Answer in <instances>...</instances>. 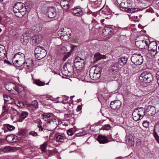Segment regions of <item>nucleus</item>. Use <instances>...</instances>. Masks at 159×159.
I'll list each match as a JSON object with an SVG mask.
<instances>
[{
	"mask_svg": "<svg viewBox=\"0 0 159 159\" xmlns=\"http://www.w3.org/2000/svg\"><path fill=\"white\" fill-rule=\"evenodd\" d=\"M25 55L21 52L15 54L13 57L12 62L16 66L20 67L25 64Z\"/></svg>",
	"mask_w": 159,
	"mask_h": 159,
	"instance_id": "1",
	"label": "nucleus"
},
{
	"mask_svg": "<svg viewBox=\"0 0 159 159\" xmlns=\"http://www.w3.org/2000/svg\"><path fill=\"white\" fill-rule=\"evenodd\" d=\"M136 40L135 44L138 48L143 49L148 47L149 40L148 39H144V36H139L137 37Z\"/></svg>",
	"mask_w": 159,
	"mask_h": 159,
	"instance_id": "2",
	"label": "nucleus"
},
{
	"mask_svg": "<svg viewBox=\"0 0 159 159\" xmlns=\"http://www.w3.org/2000/svg\"><path fill=\"white\" fill-rule=\"evenodd\" d=\"M145 110L142 107L135 109L132 114L133 120L135 121L140 120L145 115Z\"/></svg>",
	"mask_w": 159,
	"mask_h": 159,
	"instance_id": "3",
	"label": "nucleus"
},
{
	"mask_svg": "<svg viewBox=\"0 0 159 159\" xmlns=\"http://www.w3.org/2000/svg\"><path fill=\"white\" fill-rule=\"evenodd\" d=\"M153 77L152 74L147 71H144L140 75L139 79L142 82L149 83L153 80Z\"/></svg>",
	"mask_w": 159,
	"mask_h": 159,
	"instance_id": "4",
	"label": "nucleus"
},
{
	"mask_svg": "<svg viewBox=\"0 0 159 159\" xmlns=\"http://www.w3.org/2000/svg\"><path fill=\"white\" fill-rule=\"evenodd\" d=\"M43 48V47L37 46L35 49V57L38 60L43 58L46 55V51Z\"/></svg>",
	"mask_w": 159,
	"mask_h": 159,
	"instance_id": "5",
	"label": "nucleus"
},
{
	"mask_svg": "<svg viewBox=\"0 0 159 159\" xmlns=\"http://www.w3.org/2000/svg\"><path fill=\"white\" fill-rule=\"evenodd\" d=\"M131 60L134 64L136 65H140L143 62V56L140 53L134 54L131 57Z\"/></svg>",
	"mask_w": 159,
	"mask_h": 159,
	"instance_id": "6",
	"label": "nucleus"
},
{
	"mask_svg": "<svg viewBox=\"0 0 159 159\" xmlns=\"http://www.w3.org/2000/svg\"><path fill=\"white\" fill-rule=\"evenodd\" d=\"M101 69L97 67L94 70H90L89 75L90 78L93 80L98 79L100 76Z\"/></svg>",
	"mask_w": 159,
	"mask_h": 159,
	"instance_id": "7",
	"label": "nucleus"
},
{
	"mask_svg": "<svg viewBox=\"0 0 159 159\" xmlns=\"http://www.w3.org/2000/svg\"><path fill=\"white\" fill-rule=\"evenodd\" d=\"M84 60L79 57L75 60L74 65L76 70H80L84 67Z\"/></svg>",
	"mask_w": 159,
	"mask_h": 159,
	"instance_id": "8",
	"label": "nucleus"
},
{
	"mask_svg": "<svg viewBox=\"0 0 159 159\" xmlns=\"http://www.w3.org/2000/svg\"><path fill=\"white\" fill-rule=\"evenodd\" d=\"M117 3L120 5V9L130 7L131 5V0H116Z\"/></svg>",
	"mask_w": 159,
	"mask_h": 159,
	"instance_id": "9",
	"label": "nucleus"
},
{
	"mask_svg": "<svg viewBox=\"0 0 159 159\" xmlns=\"http://www.w3.org/2000/svg\"><path fill=\"white\" fill-rule=\"evenodd\" d=\"M157 43L155 42L148 43V50L153 55H155L157 53Z\"/></svg>",
	"mask_w": 159,
	"mask_h": 159,
	"instance_id": "10",
	"label": "nucleus"
},
{
	"mask_svg": "<svg viewBox=\"0 0 159 159\" xmlns=\"http://www.w3.org/2000/svg\"><path fill=\"white\" fill-rule=\"evenodd\" d=\"M42 37V36L41 34L32 36L31 39V41L32 44L34 45H36L38 44L41 41Z\"/></svg>",
	"mask_w": 159,
	"mask_h": 159,
	"instance_id": "11",
	"label": "nucleus"
},
{
	"mask_svg": "<svg viewBox=\"0 0 159 159\" xmlns=\"http://www.w3.org/2000/svg\"><path fill=\"white\" fill-rule=\"evenodd\" d=\"M121 102L118 100L111 101L110 104V107L113 110L119 109L121 106Z\"/></svg>",
	"mask_w": 159,
	"mask_h": 159,
	"instance_id": "12",
	"label": "nucleus"
},
{
	"mask_svg": "<svg viewBox=\"0 0 159 159\" xmlns=\"http://www.w3.org/2000/svg\"><path fill=\"white\" fill-rule=\"evenodd\" d=\"M71 13L75 16H80L83 14L82 9L79 7H76L71 10Z\"/></svg>",
	"mask_w": 159,
	"mask_h": 159,
	"instance_id": "13",
	"label": "nucleus"
},
{
	"mask_svg": "<svg viewBox=\"0 0 159 159\" xmlns=\"http://www.w3.org/2000/svg\"><path fill=\"white\" fill-rule=\"evenodd\" d=\"M47 13L48 17L51 18L55 17L56 16V12L55 9L53 7L48 8Z\"/></svg>",
	"mask_w": 159,
	"mask_h": 159,
	"instance_id": "14",
	"label": "nucleus"
},
{
	"mask_svg": "<svg viewBox=\"0 0 159 159\" xmlns=\"http://www.w3.org/2000/svg\"><path fill=\"white\" fill-rule=\"evenodd\" d=\"M156 109L154 107L151 105H149L147 107L145 112H148V115L152 116L156 113Z\"/></svg>",
	"mask_w": 159,
	"mask_h": 159,
	"instance_id": "15",
	"label": "nucleus"
},
{
	"mask_svg": "<svg viewBox=\"0 0 159 159\" xmlns=\"http://www.w3.org/2000/svg\"><path fill=\"white\" fill-rule=\"evenodd\" d=\"M70 29L69 28H61L59 30L58 32V34L60 36H63L67 34H70Z\"/></svg>",
	"mask_w": 159,
	"mask_h": 159,
	"instance_id": "16",
	"label": "nucleus"
},
{
	"mask_svg": "<svg viewBox=\"0 0 159 159\" xmlns=\"http://www.w3.org/2000/svg\"><path fill=\"white\" fill-rule=\"evenodd\" d=\"M125 141L130 146H132L134 144V139L131 135L129 134L126 136L125 138Z\"/></svg>",
	"mask_w": 159,
	"mask_h": 159,
	"instance_id": "17",
	"label": "nucleus"
},
{
	"mask_svg": "<svg viewBox=\"0 0 159 159\" xmlns=\"http://www.w3.org/2000/svg\"><path fill=\"white\" fill-rule=\"evenodd\" d=\"M140 10L141 9H139L138 8H130L129 7H127V8H123L122 9V11H125L128 13H130L136 12Z\"/></svg>",
	"mask_w": 159,
	"mask_h": 159,
	"instance_id": "18",
	"label": "nucleus"
},
{
	"mask_svg": "<svg viewBox=\"0 0 159 159\" xmlns=\"http://www.w3.org/2000/svg\"><path fill=\"white\" fill-rule=\"evenodd\" d=\"M70 0H61V5L63 9L66 10L69 7V1Z\"/></svg>",
	"mask_w": 159,
	"mask_h": 159,
	"instance_id": "19",
	"label": "nucleus"
},
{
	"mask_svg": "<svg viewBox=\"0 0 159 159\" xmlns=\"http://www.w3.org/2000/svg\"><path fill=\"white\" fill-rule=\"evenodd\" d=\"M25 64H26L27 67L29 69L32 70L34 66L33 61L31 59L27 60Z\"/></svg>",
	"mask_w": 159,
	"mask_h": 159,
	"instance_id": "20",
	"label": "nucleus"
},
{
	"mask_svg": "<svg viewBox=\"0 0 159 159\" xmlns=\"http://www.w3.org/2000/svg\"><path fill=\"white\" fill-rule=\"evenodd\" d=\"M97 139L100 143L104 144L108 142L107 138L102 135H98Z\"/></svg>",
	"mask_w": 159,
	"mask_h": 159,
	"instance_id": "21",
	"label": "nucleus"
},
{
	"mask_svg": "<svg viewBox=\"0 0 159 159\" xmlns=\"http://www.w3.org/2000/svg\"><path fill=\"white\" fill-rule=\"evenodd\" d=\"M16 150V148L11 146L6 147L2 149V151L5 152H12Z\"/></svg>",
	"mask_w": 159,
	"mask_h": 159,
	"instance_id": "22",
	"label": "nucleus"
},
{
	"mask_svg": "<svg viewBox=\"0 0 159 159\" xmlns=\"http://www.w3.org/2000/svg\"><path fill=\"white\" fill-rule=\"evenodd\" d=\"M63 67L64 69H67L68 72L70 73L72 72L73 71V66L70 63H66Z\"/></svg>",
	"mask_w": 159,
	"mask_h": 159,
	"instance_id": "23",
	"label": "nucleus"
},
{
	"mask_svg": "<svg viewBox=\"0 0 159 159\" xmlns=\"http://www.w3.org/2000/svg\"><path fill=\"white\" fill-rule=\"evenodd\" d=\"M127 58L125 57H122L118 59V64L120 65L123 66L126 63Z\"/></svg>",
	"mask_w": 159,
	"mask_h": 159,
	"instance_id": "24",
	"label": "nucleus"
},
{
	"mask_svg": "<svg viewBox=\"0 0 159 159\" xmlns=\"http://www.w3.org/2000/svg\"><path fill=\"white\" fill-rule=\"evenodd\" d=\"M15 85L12 83L9 82L7 84L5 85L6 89L8 91H11L14 89Z\"/></svg>",
	"mask_w": 159,
	"mask_h": 159,
	"instance_id": "25",
	"label": "nucleus"
},
{
	"mask_svg": "<svg viewBox=\"0 0 159 159\" xmlns=\"http://www.w3.org/2000/svg\"><path fill=\"white\" fill-rule=\"evenodd\" d=\"M28 115V113L26 112H23L20 116V118L18 119V121L21 122Z\"/></svg>",
	"mask_w": 159,
	"mask_h": 159,
	"instance_id": "26",
	"label": "nucleus"
},
{
	"mask_svg": "<svg viewBox=\"0 0 159 159\" xmlns=\"http://www.w3.org/2000/svg\"><path fill=\"white\" fill-rule=\"evenodd\" d=\"M10 113L11 116L18 117L19 116L18 112L17 110L13 107H11L10 110Z\"/></svg>",
	"mask_w": 159,
	"mask_h": 159,
	"instance_id": "27",
	"label": "nucleus"
},
{
	"mask_svg": "<svg viewBox=\"0 0 159 159\" xmlns=\"http://www.w3.org/2000/svg\"><path fill=\"white\" fill-rule=\"evenodd\" d=\"M104 57H105L104 55H102L99 53H96L94 55V59L95 61H97Z\"/></svg>",
	"mask_w": 159,
	"mask_h": 159,
	"instance_id": "28",
	"label": "nucleus"
},
{
	"mask_svg": "<svg viewBox=\"0 0 159 159\" xmlns=\"http://www.w3.org/2000/svg\"><path fill=\"white\" fill-rule=\"evenodd\" d=\"M2 112L1 115L2 116H4L5 114H6L8 111V109L7 108V105L6 103H4V106L2 107Z\"/></svg>",
	"mask_w": 159,
	"mask_h": 159,
	"instance_id": "29",
	"label": "nucleus"
},
{
	"mask_svg": "<svg viewBox=\"0 0 159 159\" xmlns=\"http://www.w3.org/2000/svg\"><path fill=\"white\" fill-rule=\"evenodd\" d=\"M48 144L47 142H44L43 144L40 145V149L42 152H44Z\"/></svg>",
	"mask_w": 159,
	"mask_h": 159,
	"instance_id": "30",
	"label": "nucleus"
},
{
	"mask_svg": "<svg viewBox=\"0 0 159 159\" xmlns=\"http://www.w3.org/2000/svg\"><path fill=\"white\" fill-rule=\"evenodd\" d=\"M16 90L19 93H24V89L23 87L20 86H19L16 87Z\"/></svg>",
	"mask_w": 159,
	"mask_h": 159,
	"instance_id": "31",
	"label": "nucleus"
},
{
	"mask_svg": "<svg viewBox=\"0 0 159 159\" xmlns=\"http://www.w3.org/2000/svg\"><path fill=\"white\" fill-rule=\"evenodd\" d=\"M14 7L20 10L21 8H23L24 5L23 3L21 2H18L16 4Z\"/></svg>",
	"mask_w": 159,
	"mask_h": 159,
	"instance_id": "32",
	"label": "nucleus"
},
{
	"mask_svg": "<svg viewBox=\"0 0 159 159\" xmlns=\"http://www.w3.org/2000/svg\"><path fill=\"white\" fill-rule=\"evenodd\" d=\"M65 139V137L62 135H58L56 137L57 141L59 142H62Z\"/></svg>",
	"mask_w": 159,
	"mask_h": 159,
	"instance_id": "33",
	"label": "nucleus"
},
{
	"mask_svg": "<svg viewBox=\"0 0 159 159\" xmlns=\"http://www.w3.org/2000/svg\"><path fill=\"white\" fill-rule=\"evenodd\" d=\"M31 106L33 109L37 108L38 107V102L36 100H34L32 102Z\"/></svg>",
	"mask_w": 159,
	"mask_h": 159,
	"instance_id": "34",
	"label": "nucleus"
},
{
	"mask_svg": "<svg viewBox=\"0 0 159 159\" xmlns=\"http://www.w3.org/2000/svg\"><path fill=\"white\" fill-rule=\"evenodd\" d=\"M34 83L39 86H42L45 84V83L39 80H36L34 81Z\"/></svg>",
	"mask_w": 159,
	"mask_h": 159,
	"instance_id": "35",
	"label": "nucleus"
},
{
	"mask_svg": "<svg viewBox=\"0 0 159 159\" xmlns=\"http://www.w3.org/2000/svg\"><path fill=\"white\" fill-rule=\"evenodd\" d=\"M14 137L12 135H9L7 136L6 138V139L8 142L12 143L14 142Z\"/></svg>",
	"mask_w": 159,
	"mask_h": 159,
	"instance_id": "36",
	"label": "nucleus"
},
{
	"mask_svg": "<svg viewBox=\"0 0 159 159\" xmlns=\"http://www.w3.org/2000/svg\"><path fill=\"white\" fill-rule=\"evenodd\" d=\"M41 25L40 24H38L36 25L34 27V30L36 32H39L42 29Z\"/></svg>",
	"mask_w": 159,
	"mask_h": 159,
	"instance_id": "37",
	"label": "nucleus"
},
{
	"mask_svg": "<svg viewBox=\"0 0 159 159\" xmlns=\"http://www.w3.org/2000/svg\"><path fill=\"white\" fill-rule=\"evenodd\" d=\"M60 37L63 40H67L70 38L71 35L70 33V34L65 35L62 36H60Z\"/></svg>",
	"mask_w": 159,
	"mask_h": 159,
	"instance_id": "38",
	"label": "nucleus"
},
{
	"mask_svg": "<svg viewBox=\"0 0 159 159\" xmlns=\"http://www.w3.org/2000/svg\"><path fill=\"white\" fill-rule=\"evenodd\" d=\"M13 10L15 13H16V15L18 17H21V16L20 14L19 10L18 9L14 7H13Z\"/></svg>",
	"mask_w": 159,
	"mask_h": 159,
	"instance_id": "39",
	"label": "nucleus"
},
{
	"mask_svg": "<svg viewBox=\"0 0 159 159\" xmlns=\"http://www.w3.org/2000/svg\"><path fill=\"white\" fill-rule=\"evenodd\" d=\"M52 114L51 113H44L42 115L43 118V119H47L50 118L51 115Z\"/></svg>",
	"mask_w": 159,
	"mask_h": 159,
	"instance_id": "40",
	"label": "nucleus"
},
{
	"mask_svg": "<svg viewBox=\"0 0 159 159\" xmlns=\"http://www.w3.org/2000/svg\"><path fill=\"white\" fill-rule=\"evenodd\" d=\"M26 37H24L23 36H21V39H23V40H21L22 43L24 44H26L28 42V39H27Z\"/></svg>",
	"mask_w": 159,
	"mask_h": 159,
	"instance_id": "41",
	"label": "nucleus"
},
{
	"mask_svg": "<svg viewBox=\"0 0 159 159\" xmlns=\"http://www.w3.org/2000/svg\"><path fill=\"white\" fill-rule=\"evenodd\" d=\"M25 10L26 11V8L25 6L24 8H21L20 10H19L20 14V15L21 16L24 15L25 14Z\"/></svg>",
	"mask_w": 159,
	"mask_h": 159,
	"instance_id": "42",
	"label": "nucleus"
},
{
	"mask_svg": "<svg viewBox=\"0 0 159 159\" xmlns=\"http://www.w3.org/2000/svg\"><path fill=\"white\" fill-rule=\"evenodd\" d=\"M6 52H2L0 51V58H3L6 57Z\"/></svg>",
	"mask_w": 159,
	"mask_h": 159,
	"instance_id": "43",
	"label": "nucleus"
},
{
	"mask_svg": "<svg viewBox=\"0 0 159 159\" xmlns=\"http://www.w3.org/2000/svg\"><path fill=\"white\" fill-rule=\"evenodd\" d=\"M69 97L66 96H64L63 98V100L62 101V102L64 104H65L67 102L68 100V99Z\"/></svg>",
	"mask_w": 159,
	"mask_h": 159,
	"instance_id": "44",
	"label": "nucleus"
},
{
	"mask_svg": "<svg viewBox=\"0 0 159 159\" xmlns=\"http://www.w3.org/2000/svg\"><path fill=\"white\" fill-rule=\"evenodd\" d=\"M111 126L108 125H106L102 127L103 129L109 130L111 129Z\"/></svg>",
	"mask_w": 159,
	"mask_h": 159,
	"instance_id": "45",
	"label": "nucleus"
},
{
	"mask_svg": "<svg viewBox=\"0 0 159 159\" xmlns=\"http://www.w3.org/2000/svg\"><path fill=\"white\" fill-rule=\"evenodd\" d=\"M7 128L9 130H12L15 129V127L11 125H10L9 124H7Z\"/></svg>",
	"mask_w": 159,
	"mask_h": 159,
	"instance_id": "46",
	"label": "nucleus"
},
{
	"mask_svg": "<svg viewBox=\"0 0 159 159\" xmlns=\"http://www.w3.org/2000/svg\"><path fill=\"white\" fill-rule=\"evenodd\" d=\"M111 70L113 72L116 71L117 70V67L116 65H114L111 67Z\"/></svg>",
	"mask_w": 159,
	"mask_h": 159,
	"instance_id": "47",
	"label": "nucleus"
},
{
	"mask_svg": "<svg viewBox=\"0 0 159 159\" xmlns=\"http://www.w3.org/2000/svg\"><path fill=\"white\" fill-rule=\"evenodd\" d=\"M0 51L6 52L5 47L3 45H0Z\"/></svg>",
	"mask_w": 159,
	"mask_h": 159,
	"instance_id": "48",
	"label": "nucleus"
},
{
	"mask_svg": "<svg viewBox=\"0 0 159 159\" xmlns=\"http://www.w3.org/2000/svg\"><path fill=\"white\" fill-rule=\"evenodd\" d=\"M143 125L144 127L147 128L149 125L148 122L147 121H144L143 123Z\"/></svg>",
	"mask_w": 159,
	"mask_h": 159,
	"instance_id": "49",
	"label": "nucleus"
},
{
	"mask_svg": "<svg viewBox=\"0 0 159 159\" xmlns=\"http://www.w3.org/2000/svg\"><path fill=\"white\" fill-rule=\"evenodd\" d=\"M30 135H32L33 136H36L37 135V133L34 131H31L29 133Z\"/></svg>",
	"mask_w": 159,
	"mask_h": 159,
	"instance_id": "50",
	"label": "nucleus"
},
{
	"mask_svg": "<svg viewBox=\"0 0 159 159\" xmlns=\"http://www.w3.org/2000/svg\"><path fill=\"white\" fill-rule=\"evenodd\" d=\"M15 104L17 105L19 107H21L22 105H23V103L20 102L19 101H17L16 102Z\"/></svg>",
	"mask_w": 159,
	"mask_h": 159,
	"instance_id": "51",
	"label": "nucleus"
},
{
	"mask_svg": "<svg viewBox=\"0 0 159 159\" xmlns=\"http://www.w3.org/2000/svg\"><path fill=\"white\" fill-rule=\"evenodd\" d=\"M156 77L157 80L158 84H159V71L157 72L156 74Z\"/></svg>",
	"mask_w": 159,
	"mask_h": 159,
	"instance_id": "52",
	"label": "nucleus"
},
{
	"mask_svg": "<svg viewBox=\"0 0 159 159\" xmlns=\"http://www.w3.org/2000/svg\"><path fill=\"white\" fill-rule=\"evenodd\" d=\"M67 133L69 135L71 136L73 135V133L72 131L70 129H68L67 131Z\"/></svg>",
	"mask_w": 159,
	"mask_h": 159,
	"instance_id": "53",
	"label": "nucleus"
},
{
	"mask_svg": "<svg viewBox=\"0 0 159 159\" xmlns=\"http://www.w3.org/2000/svg\"><path fill=\"white\" fill-rule=\"evenodd\" d=\"M141 16H142V15H139V17L137 16H134L133 19L134 20H138L141 18Z\"/></svg>",
	"mask_w": 159,
	"mask_h": 159,
	"instance_id": "54",
	"label": "nucleus"
},
{
	"mask_svg": "<svg viewBox=\"0 0 159 159\" xmlns=\"http://www.w3.org/2000/svg\"><path fill=\"white\" fill-rule=\"evenodd\" d=\"M154 137L157 142L159 143V137L157 134H154Z\"/></svg>",
	"mask_w": 159,
	"mask_h": 159,
	"instance_id": "55",
	"label": "nucleus"
},
{
	"mask_svg": "<svg viewBox=\"0 0 159 159\" xmlns=\"http://www.w3.org/2000/svg\"><path fill=\"white\" fill-rule=\"evenodd\" d=\"M41 124L42 122L41 120L40 119H39L38 123V127L39 128L41 127H42L41 125Z\"/></svg>",
	"mask_w": 159,
	"mask_h": 159,
	"instance_id": "56",
	"label": "nucleus"
},
{
	"mask_svg": "<svg viewBox=\"0 0 159 159\" xmlns=\"http://www.w3.org/2000/svg\"><path fill=\"white\" fill-rule=\"evenodd\" d=\"M82 109V106L80 105H79L77 106V108L76 109V111H79L81 110Z\"/></svg>",
	"mask_w": 159,
	"mask_h": 159,
	"instance_id": "57",
	"label": "nucleus"
},
{
	"mask_svg": "<svg viewBox=\"0 0 159 159\" xmlns=\"http://www.w3.org/2000/svg\"><path fill=\"white\" fill-rule=\"evenodd\" d=\"M70 55V52H68L65 55V56L63 58V60H65L67 58L69 57Z\"/></svg>",
	"mask_w": 159,
	"mask_h": 159,
	"instance_id": "58",
	"label": "nucleus"
},
{
	"mask_svg": "<svg viewBox=\"0 0 159 159\" xmlns=\"http://www.w3.org/2000/svg\"><path fill=\"white\" fill-rule=\"evenodd\" d=\"M154 3L159 7V0H156L154 1Z\"/></svg>",
	"mask_w": 159,
	"mask_h": 159,
	"instance_id": "59",
	"label": "nucleus"
},
{
	"mask_svg": "<svg viewBox=\"0 0 159 159\" xmlns=\"http://www.w3.org/2000/svg\"><path fill=\"white\" fill-rule=\"evenodd\" d=\"M5 141V140L3 139H0V143H3Z\"/></svg>",
	"mask_w": 159,
	"mask_h": 159,
	"instance_id": "60",
	"label": "nucleus"
},
{
	"mask_svg": "<svg viewBox=\"0 0 159 159\" xmlns=\"http://www.w3.org/2000/svg\"><path fill=\"white\" fill-rule=\"evenodd\" d=\"M6 61L7 62V63L8 64H11V63L8 61Z\"/></svg>",
	"mask_w": 159,
	"mask_h": 159,
	"instance_id": "61",
	"label": "nucleus"
},
{
	"mask_svg": "<svg viewBox=\"0 0 159 159\" xmlns=\"http://www.w3.org/2000/svg\"><path fill=\"white\" fill-rule=\"evenodd\" d=\"M43 130V128L41 127H40L39 128V130L40 131H42Z\"/></svg>",
	"mask_w": 159,
	"mask_h": 159,
	"instance_id": "62",
	"label": "nucleus"
},
{
	"mask_svg": "<svg viewBox=\"0 0 159 159\" xmlns=\"http://www.w3.org/2000/svg\"><path fill=\"white\" fill-rule=\"evenodd\" d=\"M65 116L66 117H68L69 116H68V115L67 114H66L65 115Z\"/></svg>",
	"mask_w": 159,
	"mask_h": 159,
	"instance_id": "63",
	"label": "nucleus"
},
{
	"mask_svg": "<svg viewBox=\"0 0 159 159\" xmlns=\"http://www.w3.org/2000/svg\"><path fill=\"white\" fill-rule=\"evenodd\" d=\"M104 20V19H102L101 20V23H102L103 22Z\"/></svg>",
	"mask_w": 159,
	"mask_h": 159,
	"instance_id": "64",
	"label": "nucleus"
}]
</instances>
